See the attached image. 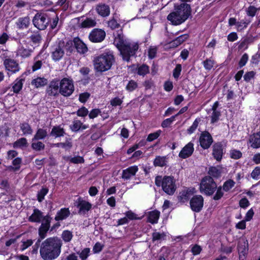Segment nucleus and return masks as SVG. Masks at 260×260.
<instances>
[{
	"label": "nucleus",
	"instance_id": "51",
	"mask_svg": "<svg viewBox=\"0 0 260 260\" xmlns=\"http://www.w3.org/2000/svg\"><path fill=\"white\" fill-rule=\"evenodd\" d=\"M250 22L251 20L248 19L242 20L240 21L237 22V27L238 30L241 31L246 28Z\"/></svg>",
	"mask_w": 260,
	"mask_h": 260
},
{
	"label": "nucleus",
	"instance_id": "36",
	"mask_svg": "<svg viewBox=\"0 0 260 260\" xmlns=\"http://www.w3.org/2000/svg\"><path fill=\"white\" fill-rule=\"evenodd\" d=\"M63 159L66 161H69L71 163L74 164H82L84 162V159L83 157L80 156H77L72 157L70 156H65Z\"/></svg>",
	"mask_w": 260,
	"mask_h": 260
},
{
	"label": "nucleus",
	"instance_id": "8",
	"mask_svg": "<svg viewBox=\"0 0 260 260\" xmlns=\"http://www.w3.org/2000/svg\"><path fill=\"white\" fill-rule=\"evenodd\" d=\"M175 180L173 176H165L164 177V183L162 187V190L167 194L173 195L177 188Z\"/></svg>",
	"mask_w": 260,
	"mask_h": 260
},
{
	"label": "nucleus",
	"instance_id": "32",
	"mask_svg": "<svg viewBox=\"0 0 260 260\" xmlns=\"http://www.w3.org/2000/svg\"><path fill=\"white\" fill-rule=\"evenodd\" d=\"M19 29L27 28L30 24V19L28 16L19 18L16 23Z\"/></svg>",
	"mask_w": 260,
	"mask_h": 260
},
{
	"label": "nucleus",
	"instance_id": "35",
	"mask_svg": "<svg viewBox=\"0 0 260 260\" xmlns=\"http://www.w3.org/2000/svg\"><path fill=\"white\" fill-rule=\"evenodd\" d=\"M28 146V143L27 142V139L24 137L18 139L13 144V146L14 148H26Z\"/></svg>",
	"mask_w": 260,
	"mask_h": 260
},
{
	"label": "nucleus",
	"instance_id": "23",
	"mask_svg": "<svg viewBox=\"0 0 260 260\" xmlns=\"http://www.w3.org/2000/svg\"><path fill=\"white\" fill-rule=\"evenodd\" d=\"M65 129L61 125L53 126L50 133V136L55 138L63 137L66 135Z\"/></svg>",
	"mask_w": 260,
	"mask_h": 260
},
{
	"label": "nucleus",
	"instance_id": "56",
	"mask_svg": "<svg viewBox=\"0 0 260 260\" xmlns=\"http://www.w3.org/2000/svg\"><path fill=\"white\" fill-rule=\"evenodd\" d=\"M176 115L172 116L171 117L167 118L163 120L161 122V126L163 128H167L169 127L173 122L175 121Z\"/></svg>",
	"mask_w": 260,
	"mask_h": 260
},
{
	"label": "nucleus",
	"instance_id": "12",
	"mask_svg": "<svg viewBox=\"0 0 260 260\" xmlns=\"http://www.w3.org/2000/svg\"><path fill=\"white\" fill-rule=\"evenodd\" d=\"M237 250L239 260H246L249 250V244L247 240L243 239L237 244Z\"/></svg>",
	"mask_w": 260,
	"mask_h": 260
},
{
	"label": "nucleus",
	"instance_id": "62",
	"mask_svg": "<svg viewBox=\"0 0 260 260\" xmlns=\"http://www.w3.org/2000/svg\"><path fill=\"white\" fill-rule=\"evenodd\" d=\"M220 116H221L220 111H213L212 113V114L210 116L211 123H214L217 122L219 120V117Z\"/></svg>",
	"mask_w": 260,
	"mask_h": 260
},
{
	"label": "nucleus",
	"instance_id": "6",
	"mask_svg": "<svg viewBox=\"0 0 260 260\" xmlns=\"http://www.w3.org/2000/svg\"><path fill=\"white\" fill-rule=\"evenodd\" d=\"M139 45L138 43H126L125 46L120 49L123 59L126 61L130 60L131 57L136 56V54L139 49Z\"/></svg>",
	"mask_w": 260,
	"mask_h": 260
},
{
	"label": "nucleus",
	"instance_id": "28",
	"mask_svg": "<svg viewBox=\"0 0 260 260\" xmlns=\"http://www.w3.org/2000/svg\"><path fill=\"white\" fill-rule=\"evenodd\" d=\"M96 11L98 14L103 17L108 16L110 13L109 6L105 4L98 5L96 8Z\"/></svg>",
	"mask_w": 260,
	"mask_h": 260
},
{
	"label": "nucleus",
	"instance_id": "27",
	"mask_svg": "<svg viewBox=\"0 0 260 260\" xmlns=\"http://www.w3.org/2000/svg\"><path fill=\"white\" fill-rule=\"evenodd\" d=\"M43 217V212L37 208L33 210L32 214L28 217V220L31 222L40 223Z\"/></svg>",
	"mask_w": 260,
	"mask_h": 260
},
{
	"label": "nucleus",
	"instance_id": "49",
	"mask_svg": "<svg viewBox=\"0 0 260 260\" xmlns=\"http://www.w3.org/2000/svg\"><path fill=\"white\" fill-rule=\"evenodd\" d=\"M49 189L47 187H42L37 194V200L39 202H42L45 196L48 193Z\"/></svg>",
	"mask_w": 260,
	"mask_h": 260
},
{
	"label": "nucleus",
	"instance_id": "16",
	"mask_svg": "<svg viewBox=\"0 0 260 260\" xmlns=\"http://www.w3.org/2000/svg\"><path fill=\"white\" fill-rule=\"evenodd\" d=\"M4 65L8 72V75L15 74L20 70L19 64L14 59L11 58H6L4 60Z\"/></svg>",
	"mask_w": 260,
	"mask_h": 260
},
{
	"label": "nucleus",
	"instance_id": "38",
	"mask_svg": "<svg viewBox=\"0 0 260 260\" xmlns=\"http://www.w3.org/2000/svg\"><path fill=\"white\" fill-rule=\"evenodd\" d=\"M24 81L23 79H17L14 82V85L12 86V89L14 93H18L22 89L23 87V82Z\"/></svg>",
	"mask_w": 260,
	"mask_h": 260
},
{
	"label": "nucleus",
	"instance_id": "11",
	"mask_svg": "<svg viewBox=\"0 0 260 260\" xmlns=\"http://www.w3.org/2000/svg\"><path fill=\"white\" fill-rule=\"evenodd\" d=\"M204 198L201 195L193 196L189 201L191 210L197 213L201 212L204 206Z\"/></svg>",
	"mask_w": 260,
	"mask_h": 260
},
{
	"label": "nucleus",
	"instance_id": "48",
	"mask_svg": "<svg viewBox=\"0 0 260 260\" xmlns=\"http://www.w3.org/2000/svg\"><path fill=\"white\" fill-rule=\"evenodd\" d=\"M235 184V182L232 179H228L225 181L222 186V188L225 192H228Z\"/></svg>",
	"mask_w": 260,
	"mask_h": 260
},
{
	"label": "nucleus",
	"instance_id": "46",
	"mask_svg": "<svg viewBox=\"0 0 260 260\" xmlns=\"http://www.w3.org/2000/svg\"><path fill=\"white\" fill-rule=\"evenodd\" d=\"M201 118H197L193 121L192 124L187 128L186 132L189 135H191L193 133L196 129L197 128L199 123L201 122Z\"/></svg>",
	"mask_w": 260,
	"mask_h": 260
},
{
	"label": "nucleus",
	"instance_id": "58",
	"mask_svg": "<svg viewBox=\"0 0 260 260\" xmlns=\"http://www.w3.org/2000/svg\"><path fill=\"white\" fill-rule=\"evenodd\" d=\"M82 122L79 120H74L73 122V124L70 126V129L72 132H77L81 127Z\"/></svg>",
	"mask_w": 260,
	"mask_h": 260
},
{
	"label": "nucleus",
	"instance_id": "47",
	"mask_svg": "<svg viewBox=\"0 0 260 260\" xmlns=\"http://www.w3.org/2000/svg\"><path fill=\"white\" fill-rule=\"evenodd\" d=\"M208 174L212 178H218L220 177L221 172L216 167H211L209 168Z\"/></svg>",
	"mask_w": 260,
	"mask_h": 260
},
{
	"label": "nucleus",
	"instance_id": "29",
	"mask_svg": "<svg viewBox=\"0 0 260 260\" xmlns=\"http://www.w3.org/2000/svg\"><path fill=\"white\" fill-rule=\"evenodd\" d=\"M249 141L252 148L255 149L260 148V132L251 135L250 136Z\"/></svg>",
	"mask_w": 260,
	"mask_h": 260
},
{
	"label": "nucleus",
	"instance_id": "57",
	"mask_svg": "<svg viewBox=\"0 0 260 260\" xmlns=\"http://www.w3.org/2000/svg\"><path fill=\"white\" fill-rule=\"evenodd\" d=\"M90 249L89 248H85L81 252H77L80 258L82 260H86L89 256Z\"/></svg>",
	"mask_w": 260,
	"mask_h": 260
},
{
	"label": "nucleus",
	"instance_id": "15",
	"mask_svg": "<svg viewBox=\"0 0 260 260\" xmlns=\"http://www.w3.org/2000/svg\"><path fill=\"white\" fill-rule=\"evenodd\" d=\"M59 90V80L57 78L52 79L46 89V93L49 96H57Z\"/></svg>",
	"mask_w": 260,
	"mask_h": 260
},
{
	"label": "nucleus",
	"instance_id": "40",
	"mask_svg": "<svg viewBox=\"0 0 260 260\" xmlns=\"http://www.w3.org/2000/svg\"><path fill=\"white\" fill-rule=\"evenodd\" d=\"M33 50L31 48H25L24 46H21L18 50V53L23 58L29 57Z\"/></svg>",
	"mask_w": 260,
	"mask_h": 260
},
{
	"label": "nucleus",
	"instance_id": "43",
	"mask_svg": "<svg viewBox=\"0 0 260 260\" xmlns=\"http://www.w3.org/2000/svg\"><path fill=\"white\" fill-rule=\"evenodd\" d=\"M114 43L119 51L120 49H121L126 44L123 37L120 35H118L117 37L115 38Z\"/></svg>",
	"mask_w": 260,
	"mask_h": 260
},
{
	"label": "nucleus",
	"instance_id": "60",
	"mask_svg": "<svg viewBox=\"0 0 260 260\" xmlns=\"http://www.w3.org/2000/svg\"><path fill=\"white\" fill-rule=\"evenodd\" d=\"M161 133V130L159 129L154 133L149 134L147 136L146 141L148 142H152L157 139L160 135Z\"/></svg>",
	"mask_w": 260,
	"mask_h": 260
},
{
	"label": "nucleus",
	"instance_id": "9",
	"mask_svg": "<svg viewBox=\"0 0 260 260\" xmlns=\"http://www.w3.org/2000/svg\"><path fill=\"white\" fill-rule=\"evenodd\" d=\"M64 42L61 41L51 46L50 53L53 60L58 61L63 57L64 54Z\"/></svg>",
	"mask_w": 260,
	"mask_h": 260
},
{
	"label": "nucleus",
	"instance_id": "41",
	"mask_svg": "<svg viewBox=\"0 0 260 260\" xmlns=\"http://www.w3.org/2000/svg\"><path fill=\"white\" fill-rule=\"evenodd\" d=\"M149 73V67L146 64H142L137 68V74L140 76H145Z\"/></svg>",
	"mask_w": 260,
	"mask_h": 260
},
{
	"label": "nucleus",
	"instance_id": "19",
	"mask_svg": "<svg viewBox=\"0 0 260 260\" xmlns=\"http://www.w3.org/2000/svg\"><path fill=\"white\" fill-rule=\"evenodd\" d=\"M50 225L41 223L38 229L39 238L36 242V245H39L41 241L47 236V233L50 232Z\"/></svg>",
	"mask_w": 260,
	"mask_h": 260
},
{
	"label": "nucleus",
	"instance_id": "37",
	"mask_svg": "<svg viewBox=\"0 0 260 260\" xmlns=\"http://www.w3.org/2000/svg\"><path fill=\"white\" fill-rule=\"evenodd\" d=\"M21 163L22 158L21 157H17L13 160L12 165L13 166H9V169L13 171H17L20 170Z\"/></svg>",
	"mask_w": 260,
	"mask_h": 260
},
{
	"label": "nucleus",
	"instance_id": "3",
	"mask_svg": "<svg viewBox=\"0 0 260 260\" xmlns=\"http://www.w3.org/2000/svg\"><path fill=\"white\" fill-rule=\"evenodd\" d=\"M51 21L50 15L45 12H38L32 18V24L40 30H44L49 26Z\"/></svg>",
	"mask_w": 260,
	"mask_h": 260
},
{
	"label": "nucleus",
	"instance_id": "14",
	"mask_svg": "<svg viewBox=\"0 0 260 260\" xmlns=\"http://www.w3.org/2000/svg\"><path fill=\"white\" fill-rule=\"evenodd\" d=\"M106 37L105 31L100 28L93 29L89 34L88 38L92 43H101Z\"/></svg>",
	"mask_w": 260,
	"mask_h": 260
},
{
	"label": "nucleus",
	"instance_id": "33",
	"mask_svg": "<svg viewBox=\"0 0 260 260\" xmlns=\"http://www.w3.org/2000/svg\"><path fill=\"white\" fill-rule=\"evenodd\" d=\"M47 84V80L44 77H37L32 80L31 82V84L37 88L44 86Z\"/></svg>",
	"mask_w": 260,
	"mask_h": 260
},
{
	"label": "nucleus",
	"instance_id": "21",
	"mask_svg": "<svg viewBox=\"0 0 260 260\" xmlns=\"http://www.w3.org/2000/svg\"><path fill=\"white\" fill-rule=\"evenodd\" d=\"M77 207L79 208V213L85 214L89 211L92 208V204L88 201L82 200L81 198L78 199Z\"/></svg>",
	"mask_w": 260,
	"mask_h": 260
},
{
	"label": "nucleus",
	"instance_id": "44",
	"mask_svg": "<svg viewBox=\"0 0 260 260\" xmlns=\"http://www.w3.org/2000/svg\"><path fill=\"white\" fill-rule=\"evenodd\" d=\"M41 53H40L37 56L34 58V63L32 66V71L35 72L40 69L42 66L43 62L42 60H39V58L40 57Z\"/></svg>",
	"mask_w": 260,
	"mask_h": 260
},
{
	"label": "nucleus",
	"instance_id": "25",
	"mask_svg": "<svg viewBox=\"0 0 260 260\" xmlns=\"http://www.w3.org/2000/svg\"><path fill=\"white\" fill-rule=\"evenodd\" d=\"M138 171V167L137 166H133L123 170L122 174V178L125 179H129L133 176H135Z\"/></svg>",
	"mask_w": 260,
	"mask_h": 260
},
{
	"label": "nucleus",
	"instance_id": "54",
	"mask_svg": "<svg viewBox=\"0 0 260 260\" xmlns=\"http://www.w3.org/2000/svg\"><path fill=\"white\" fill-rule=\"evenodd\" d=\"M138 87L137 82L133 80H131L126 86L125 89L129 92H132L136 89Z\"/></svg>",
	"mask_w": 260,
	"mask_h": 260
},
{
	"label": "nucleus",
	"instance_id": "26",
	"mask_svg": "<svg viewBox=\"0 0 260 260\" xmlns=\"http://www.w3.org/2000/svg\"><path fill=\"white\" fill-rule=\"evenodd\" d=\"M189 35L187 34L182 35L169 42L171 48H176L188 39Z\"/></svg>",
	"mask_w": 260,
	"mask_h": 260
},
{
	"label": "nucleus",
	"instance_id": "34",
	"mask_svg": "<svg viewBox=\"0 0 260 260\" xmlns=\"http://www.w3.org/2000/svg\"><path fill=\"white\" fill-rule=\"evenodd\" d=\"M167 156H156L153 161V165L155 167H163L167 165Z\"/></svg>",
	"mask_w": 260,
	"mask_h": 260
},
{
	"label": "nucleus",
	"instance_id": "39",
	"mask_svg": "<svg viewBox=\"0 0 260 260\" xmlns=\"http://www.w3.org/2000/svg\"><path fill=\"white\" fill-rule=\"evenodd\" d=\"M20 127L24 135H31L33 132L31 126L27 122L21 123Z\"/></svg>",
	"mask_w": 260,
	"mask_h": 260
},
{
	"label": "nucleus",
	"instance_id": "17",
	"mask_svg": "<svg viewBox=\"0 0 260 260\" xmlns=\"http://www.w3.org/2000/svg\"><path fill=\"white\" fill-rule=\"evenodd\" d=\"M195 188H186L185 189L180 191L179 195L177 196V200L178 202L181 204H184L188 202L190 197L195 193Z\"/></svg>",
	"mask_w": 260,
	"mask_h": 260
},
{
	"label": "nucleus",
	"instance_id": "10",
	"mask_svg": "<svg viewBox=\"0 0 260 260\" xmlns=\"http://www.w3.org/2000/svg\"><path fill=\"white\" fill-rule=\"evenodd\" d=\"M174 9L181 17H184L183 18L184 22L191 15V7L189 4L187 3H181L180 4L175 5L174 6Z\"/></svg>",
	"mask_w": 260,
	"mask_h": 260
},
{
	"label": "nucleus",
	"instance_id": "1",
	"mask_svg": "<svg viewBox=\"0 0 260 260\" xmlns=\"http://www.w3.org/2000/svg\"><path fill=\"white\" fill-rule=\"evenodd\" d=\"M62 242L61 239L53 236L46 239L40 245V254L43 260H54L60 254Z\"/></svg>",
	"mask_w": 260,
	"mask_h": 260
},
{
	"label": "nucleus",
	"instance_id": "22",
	"mask_svg": "<svg viewBox=\"0 0 260 260\" xmlns=\"http://www.w3.org/2000/svg\"><path fill=\"white\" fill-rule=\"evenodd\" d=\"M74 46L80 54H84L88 51L87 47L79 37L74 38Z\"/></svg>",
	"mask_w": 260,
	"mask_h": 260
},
{
	"label": "nucleus",
	"instance_id": "30",
	"mask_svg": "<svg viewBox=\"0 0 260 260\" xmlns=\"http://www.w3.org/2000/svg\"><path fill=\"white\" fill-rule=\"evenodd\" d=\"M48 136L47 129L38 128L32 138V142L44 140Z\"/></svg>",
	"mask_w": 260,
	"mask_h": 260
},
{
	"label": "nucleus",
	"instance_id": "31",
	"mask_svg": "<svg viewBox=\"0 0 260 260\" xmlns=\"http://www.w3.org/2000/svg\"><path fill=\"white\" fill-rule=\"evenodd\" d=\"M160 216V212L157 210L151 211L148 213L147 221L151 224L157 223Z\"/></svg>",
	"mask_w": 260,
	"mask_h": 260
},
{
	"label": "nucleus",
	"instance_id": "64",
	"mask_svg": "<svg viewBox=\"0 0 260 260\" xmlns=\"http://www.w3.org/2000/svg\"><path fill=\"white\" fill-rule=\"evenodd\" d=\"M251 177L254 180L260 178V167H256L251 173Z\"/></svg>",
	"mask_w": 260,
	"mask_h": 260
},
{
	"label": "nucleus",
	"instance_id": "2",
	"mask_svg": "<svg viewBox=\"0 0 260 260\" xmlns=\"http://www.w3.org/2000/svg\"><path fill=\"white\" fill-rule=\"evenodd\" d=\"M114 62L113 53L110 50H106L94 58L93 65L96 72L103 73L109 70Z\"/></svg>",
	"mask_w": 260,
	"mask_h": 260
},
{
	"label": "nucleus",
	"instance_id": "13",
	"mask_svg": "<svg viewBox=\"0 0 260 260\" xmlns=\"http://www.w3.org/2000/svg\"><path fill=\"white\" fill-rule=\"evenodd\" d=\"M199 141L200 146L204 150L209 149L213 142V139L208 131H205L201 133Z\"/></svg>",
	"mask_w": 260,
	"mask_h": 260
},
{
	"label": "nucleus",
	"instance_id": "61",
	"mask_svg": "<svg viewBox=\"0 0 260 260\" xmlns=\"http://www.w3.org/2000/svg\"><path fill=\"white\" fill-rule=\"evenodd\" d=\"M248 58L249 56L247 53H245L244 54H243L238 62V68L241 69L244 66H245L248 60Z\"/></svg>",
	"mask_w": 260,
	"mask_h": 260
},
{
	"label": "nucleus",
	"instance_id": "63",
	"mask_svg": "<svg viewBox=\"0 0 260 260\" xmlns=\"http://www.w3.org/2000/svg\"><path fill=\"white\" fill-rule=\"evenodd\" d=\"M182 70V66L181 64H176L175 69L173 70V76L174 78L176 79H178L179 77L181 72Z\"/></svg>",
	"mask_w": 260,
	"mask_h": 260
},
{
	"label": "nucleus",
	"instance_id": "52",
	"mask_svg": "<svg viewBox=\"0 0 260 260\" xmlns=\"http://www.w3.org/2000/svg\"><path fill=\"white\" fill-rule=\"evenodd\" d=\"M230 157L232 159H238L242 157V153L239 150L232 149L230 151Z\"/></svg>",
	"mask_w": 260,
	"mask_h": 260
},
{
	"label": "nucleus",
	"instance_id": "59",
	"mask_svg": "<svg viewBox=\"0 0 260 260\" xmlns=\"http://www.w3.org/2000/svg\"><path fill=\"white\" fill-rule=\"evenodd\" d=\"M214 61L211 58H207L203 62L204 68L208 71L211 70L214 66Z\"/></svg>",
	"mask_w": 260,
	"mask_h": 260
},
{
	"label": "nucleus",
	"instance_id": "55",
	"mask_svg": "<svg viewBox=\"0 0 260 260\" xmlns=\"http://www.w3.org/2000/svg\"><path fill=\"white\" fill-rule=\"evenodd\" d=\"M216 191L215 194L213 197V200L215 201H218L220 200L222 197L223 196L224 192L223 191V189L222 188L221 186H217L216 189Z\"/></svg>",
	"mask_w": 260,
	"mask_h": 260
},
{
	"label": "nucleus",
	"instance_id": "18",
	"mask_svg": "<svg viewBox=\"0 0 260 260\" xmlns=\"http://www.w3.org/2000/svg\"><path fill=\"white\" fill-rule=\"evenodd\" d=\"M194 150V144L190 141L182 148L179 153L178 156L182 159L187 158L192 155Z\"/></svg>",
	"mask_w": 260,
	"mask_h": 260
},
{
	"label": "nucleus",
	"instance_id": "7",
	"mask_svg": "<svg viewBox=\"0 0 260 260\" xmlns=\"http://www.w3.org/2000/svg\"><path fill=\"white\" fill-rule=\"evenodd\" d=\"M75 88L72 79L63 78L59 81V92L63 96H69L74 91Z\"/></svg>",
	"mask_w": 260,
	"mask_h": 260
},
{
	"label": "nucleus",
	"instance_id": "45",
	"mask_svg": "<svg viewBox=\"0 0 260 260\" xmlns=\"http://www.w3.org/2000/svg\"><path fill=\"white\" fill-rule=\"evenodd\" d=\"M31 147L36 151H40L44 150L45 145L42 142L38 140L36 142H32Z\"/></svg>",
	"mask_w": 260,
	"mask_h": 260
},
{
	"label": "nucleus",
	"instance_id": "20",
	"mask_svg": "<svg viewBox=\"0 0 260 260\" xmlns=\"http://www.w3.org/2000/svg\"><path fill=\"white\" fill-rule=\"evenodd\" d=\"M183 18L181 17L179 14L176 12L175 9L167 16L168 20L170 21L171 24L174 25H178L184 22Z\"/></svg>",
	"mask_w": 260,
	"mask_h": 260
},
{
	"label": "nucleus",
	"instance_id": "42",
	"mask_svg": "<svg viewBox=\"0 0 260 260\" xmlns=\"http://www.w3.org/2000/svg\"><path fill=\"white\" fill-rule=\"evenodd\" d=\"M96 21L90 18H87L81 23V26L83 28H90L94 27L96 25Z\"/></svg>",
	"mask_w": 260,
	"mask_h": 260
},
{
	"label": "nucleus",
	"instance_id": "50",
	"mask_svg": "<svg viewBox=\"0 0 260 260\" xmlns=\"http://www.w3.org/2000/svg\"><path fill=\"white\" fill-rule=\"evenodd\" d=\"M73 237L72 232L69 230H64L61 234V238L65 242H70Z\"/></svg>",
	"mask_w": 260,
	"mask_h": 260
},
{
	"label": "nucleus",
	"instance_id": "4",
	"mask_svg": "<svg viewBox=\"0 0 260 260\" xmlns=\"http://www.w3.org/2000/svg\"><path fill=\"white\" fill-rule=\"evenodd\" d=\"M217 184L213 178L210 176L203 177L200 185V191L207 196H211L216 191Z\"/></svg>",
	"mask_w": 260,
	"mask_h": 260
},
{
	"label": "nucleus",
	"instance_id": "5",
	"mask_svg": "<svg viewBox=\"0 0 260 260\" xmlns=\"http://www.w3.org/2000/svg\"><path fill=\"white\" fill-rule=\"evenodd\" d=\"M227 141L223 140L222 141L213 143L212 146V155L217 162H220L225 153Z\"/></svg>",
	"mask_w": 260,
	"mask_h": 260
},
{
	"label": "nucleus",
	"instance_id": "24",
	"mask_svg": "<svg viewBox=\"0 0 260 260\" xmlns=\"http://www.w3.org/2000/svg\"><path fill=\"white\" fill-rule=\"evenodd\" d=\"M70 211L69 208H62L58 210L54 217L56 221H62L67 219L70 215Z\"/></svg>",
	"mask_w": 260,
	"mask_h": 260
},
{
	"label": "nucleus",
	"instance_id": "53",
	"mask_svg": "<svg viewBox=\"0 0 260 260\" xmlns=\"http://www.w3.org/2000/svg\"><path fill=\"white\" fill-rule=\"evenodd\" d=\"M166 237V234L165 233L162 232L161 233L159 232H153L152 234V241L155 242L158 241L161 239H165Z\"/></svg>",
	"mask_w": 260,
	"mask_h": 260
}]
</instances>
